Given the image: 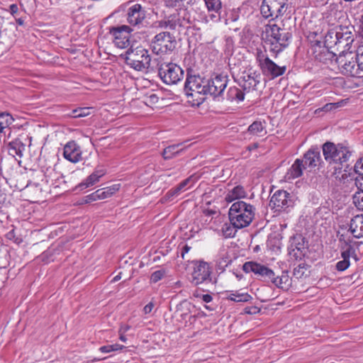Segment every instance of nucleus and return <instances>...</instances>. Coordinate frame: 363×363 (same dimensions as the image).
I'll use <instances>...</instances> for the list:
<instances>
[{
	"mask_svg": "<svg viewBox=\"0 0 363 363\" xmlns=\"http://www.w3.org/2000/svg\"><path fill=\"white\" fill-rule=\"evenodd\" d=\"M313 55L315 60L325 65L332 62L333 60L334 59L335 60L337 57L333 52L329 51L325 47H318L315 48Z\"/></svg>",
	"mask_w": 363,
	"mask_h": 363,
	"instance_id": "obj_26",
	"label": "nucleus"
},
{
	"mask_svg": "<svg viewBox=\"0 0 363 363\" xmlns=\"http://www.w3.org/2000/svg\"><path fill=\"white\" fill-rule=\"evenodd\" d=\"M205 308L208 311H212L213 308L210 307L209 306H205Z\"/></svg>",
	"mask_w": 363,
	"mask_h": 363,
	"instance_id": "obj_63",
	"label": "nucleus"
},
{
	"mask_svg": "<svg viewBox=\"0 0 363 363\" xmlns=\"http://www.w3.org/2000/svg\"><path fill=\"white\" fill-rule=\"evenodd\" d=\"M119 339L123 342H125L127 341V337L123 334L120 335Z\"/></svg>",
	"mask_w": 363,
	"mask_h": 363,
	"instance_id": "obj_59",
	"label": "nucleus"
},
{
	"mask_svg": "<svg viewBox=\"0 0 363 363\" xmlns=\"http://www.w3.org/2000/svg\"><path fill=\"white\" fill-rule=\"evenodd\" d=\"M338 69L343 75L351 77H359L363 72L362 69L352 51L341 52L335 58Z\"/></svg>",
	"mask_w": 363,
	"mask_h": 363,
	"instance_id": "obj_6",
	"label": "nucleus"
},
{
	"mask_svg": "<svg viewBox=\"0 0 363 363\" xmlns=\"http://www.w3.org/2000/svg\"><path fill=\"white\" fill-rule=\"evenodd\" d=\"M193 296L196 298H197L198 300H201L203 302L206 303H208L212 301L213 300V297L211 295L208 294H203V291H200L199 289H196L194 292H193Z\"/></svg>",
	"mask_w": 363,
	"mask_h": 363,
	"instance_id": "obj_42",
	"label": "nucleus"
},
{
	"mask_svg": "<svg viewBox=\"0 0 363 363\" xmlns=\"http://www.w3.org/2000/svg\"><path fill=\"white\" fill-rule=\"evenodd\" d=\"M203 1L208 11H213L217 14L220 13L222 9L221 0H203Z\"/></svg>",
	"mask_w": 363,
	"mask_h": 363,
	"instance_id": "obj_38",
	"label": "nucleus"
},
{
	"mask_svg": "<svg viewBox=\"0 0 363 363\" xmlns=\"http://www.w3.org/2000/svg\"><path fill=\"white\" fill-rule=\"evenodd\" d=\"M91 107H79L72 110L67 115L72 118H83L91 113Z\"/></svg>",
	"mask_w": 363,
	"mask_h": 363,
	"instance_id": "obj_36",
	"label": "nucleus"
},
{
	"mask_svg": "<svg viewBox=\"0 0 363 363\" xmlns=\"http://www.w3.org/2000/svg\"><path fill=\"white\" fill-rule=\"evenodd\" d=\"M216 267L218 269L223 271L232 262L228 247L223 246L220 248L216 256Z\"/></svg>",
	"mask_w": 363,
	"mask_h": 363,
	"instance_id": "obj_27",
	"label": "nucleus"
},
{
	"mask_svg": "<svg viewBox=\"0 0 363 363\" xmlns=\"http://www.w3.org/2000/svg\"><path fill=\"white\" fill-rule=\"evenodd\" d=\"M189 21L184 17H181L180 13H177L170 15L167 18L159 21V27L169 30H176L177 28L188 27Z\"/></svg>",
	"mask_w": 363,
	"mask_h": 363,
	"instance_id": "obj_22",
	"label": "nucleus"
},
{
	"mask_svg": "<svg viewBox=\"0 0 363 363\" xmlns=\"http://www.w3.org/2000/svg\"><path fill=\"white\" fill-rule=\"evenodd\" d=\"M146 10L140 4L130 6L126 13V21L129 26L141 27L146 18Z\"/></svg>",
	"mask_w": 363,
	"mask_h": 363,
	"instance_id": "obj_18",
	"label": "nucleus"
},
{
	"mask_svg": "<svg viewBox=\"0 0 363 363\" xmlns=\"http://www.w3.org/2000/svg\"><path fill=\"white\" fill-rule=\"evenodd\" d=\"M150 99H151V101H153V102H154V101H155V99H157V96H156L155 94H152V95L150 96Z\"/></svg>",
	"mask_w": 363,
	"mask_h": 363,
	"instance_id": "obj_61",
	"label": "nucleus"
},
{
	"mask_svg": "<svg viewBox=\"0 0 363 363\" xmlns=\"http://www.w3.org/2000/svg\"><path fill=\"white\" fill-rule=\"evenodd\" d=\"M339 37V30L337 26L330 29L325 36V42L329 45L337 44V38Z\"/></svg>",
	"mask_w": 363,
	"mask_h": 363,
	"instance_id": "obj_39",
	"label": "nucleus"
},
{
	"mask_svg": "<svg viewBox=\"0 0 363 363\" xmlns=\"http://www.w3.org/2000/svg\"><path fill=\"white\" fill-rule=\"evenodd\" d=\"M354 171L357 175H363V158L357 161L354 166Z\"/></svg>",
	"mask_w": 363,
	"mask_h": 363,
	"instance_id": "obj_49",
	"label": "nucleus"
},
{
	"mask_svg": "<svg viewBox=\"0 0 363 363\" xmlns=\"http://www.w3.org/2000/svg\"><path fill=\"white\" fill-rule=\"evenodd\" d=\"M338 239L342 259L336 263L335 269L338 272H344L350 266V257L356 258L357 255L355 249L352 245V240L350 238H346L345 235L342 234L338 235Z\"/></svg>",
	"mask_w": 363,
	"mask_h": 363,
	"instance_id": "obj_14",
	"label": "nucleus"
},
{
	"mask_svg": "<svg viewBox=\"0 0 363 363\" xmlns=\"http://www.w3.org/2000/svg\"><path fill=\"white\" fill-rule=\"evenodd\" d=\"M13 17H16V15L18 12V6L16 4H11L9 7V9H6Z\"/></svg>",
	"mask_w": 363,
	"mask_h": 363,
	"instance_id": "obj_50",
	"label": "nucleus"
},
{
	"mask_svg": "<svg viewBox=\"0 0 363 363\" xmlns=\"http://www.w3.org/2000/svg\"><path fill=\"white\" fill-rule=\"evenodd\" d=\"M304 168L303 160L296 159L291 167L288 169L285 178L287 180L294 179L301 177Z\"/></svg>",
	"mask_w": 363,
	"mask_h": 363,
	"instance_id": "obj_29",
	"label": "nucleus"
},
{
	"mask_svg": "<svg viewBox=\"0 0 363 363\" xmlns=\"http://www.w3.org/2000/svg\"><path fill=\"white\" fill-rule=\"evenodd\" d=\"M190 248H191V247H189L188 245H185V246L182 248V252H181V255H182V258H184V255H185L186 253H187V252L189 251Z\"/></svg>",
	"mask_w": 363,
	"mask_h": 363,
	"instance_id": "obj_55",
	"label": "nucleus"
},
{
	"mask_svg": "<svg viewBox=\"0 0 363 363\" xmlns=\"http://www.w3.org/2000/svg\"><path fill=\"white\" fill-rule=\"evenodd\" d=\"M247 196V192L244 187L241 185H237L228 190L225 196V200L228 203H231L235 200L245 198Z\"/></svg>",
	"mask_w": 363,
	"mask_h": 363,
	"instance_id": "obj_30",
	"label": "nucleus"
},
{
	"mask_svg": "<svg viewBox=\"0 0 363 363\" xmlns=\"http://www.w3.org/2000/svg\"><path fill=\"white\" fill-rule=\"evenodd\" d=\"M256 61L263 74L271 79H275L283 75L286 69L285 66H279L269 59L266 50H257Z\"/></svg>",
	"mask_w": 363,
	"mask_h": 363,
	"instance_id": "obj_10",
	"label": "nucleus"
},
{
	"mask_svg": "<svg viewBox=\"0 0 363 363\" xmlns=\"http://www.w3.org/2000/svg\"><path fill=\"white\" fill-rule=\"evenodd\" d=\"M225 298L227 300L240 303V302H248L252 299L251 295L247 292H244L242 289L240 290H229L224 292Z\"/></svg>",
	"mask_w": 363,
	"mask_h": 363,
	"instance_id": "obj_28",
	"label": "nucleus"
},
{
	"mask_svg": "<svg viewBox=\"0 0 363 363\" xmlns=\"http://www.w3.org/2000/svg\"><path fill=\"white\" fill-rule=\"evenodd\" d=\"M337 30H339V37L337 38L336 45L339 48H343L341 52H345L346 51H349L354 41V36L352 34L353 28L338 26Z\"/></svg>",
	"mask_w": 363,
	"mask_h": 363,
	"instance_id": "obj_20",
	"label": "nucleus"
},
{
	"mask_svg": "<svg viewBox=\"0 0 363 363\" xmlns=\"http://www.w3.org/2000/svg\"><path fill=\"white\" fill-rule=\"evenodd\" d=\"M177 41L169 32H161L157 34L151 41V48L156 55L169 54L176 48Z\"/></svg>",
	"mask_w": 363,
	"mask_h": 363,
	"instance_id": "obj_11",
	"label": "nucleus"
},
{
	"mask_svg": "<svg viewBox=\"0 0 363 363\" xmlns=\"http://www.w3.org/2000/svg\"><path fill=\"white\" fill-rule=\"evenodd\" d=\"M357 186L363 191V175H357L355 179Z\"/></svg>",
	"mask_w": 363,
	"mask_h": 363,
	"instance_id": "obj_52",
	"label": "nucleus"
},
{
	"mask_svg": "<svg viewBox=\"0 0 363 363\" xmlns=\"http://www.w3.org/2000/svg\"><path fill=\"white\" fill-rule=\"evenodd\" d=\"M237 229L238 228L231 224V222L230 221V223H225L223 225L222 228V233L223 236L225 238H233L235 235Z\"/></svg>",
	"mask_w": 363,
	"mask_h": 363,
	"instance_id": "obj_40",
	"label": "nucleus"
},
{
	"mask_svg": "<svg viewBox=\"0 0 363 363\" xmlns=\"http://www.w3.org/2000/svg\"><path fill=\"white\" fill-rule=\"evenodd\" d=\"M157 61L156 69L162 81L168 85L177 84L184 77L183 69L173 62H162L159 59Z\"/></svg>",
	"mask_w": 363,
	"mask_h": 363,
	"instance_id": "obj_8",
	"label": "nucleus"
},
{
	"mask_svg": "<svg viewBox=\"0 0 363 363\" xmlns=\"http://www.w3.org/2000/svg\"><path fill=\"white\" fill-rule=\"evenodd\" d=\"M194 183V181H193V177H189L187 179H184L182 182H180L177 186L171 189L167 192V194L171 196H177L181 192L185 191L187 189V186L190 184Z\"/></svg>",
	"mask_w": 363,
	"mask_h": 363,
	"instance_id": "obj_33",
	"label": "nucleus"
},
{
	"mask_svg": "<svg viewBox=\"0 0 363 363\" xmlns=\"http://www.w3.org/2000/svg\"><path fill=\"white\" fill-rule=\"evenodd\" d=\"M294 206L293 196L285 190H277L271 196L269 206L274 213H288Z\"/></svg>",
	"mask_w": 363,
	"mask_h": 363,
	"instance_id": "obj_12",
	"label": "nucleus"
},
{
	"mask_svg": "<svg viewBox=\"0 0 363 363\" xmlns=\"http://www.w3.org/2000/svg\"><path fill=\"white\" fill-rule=\"evenodd\" d=\"M304 168L311 169L318 167L322 161L320 150L317 146L311 147L303 155V159Z\"/></svg>",
	"mask_w": 363,
	"mask_h": 363,
	"instance_id": "obj_21",
	"label": "nucleus"
},
{
	"mask_svg": "<svg viewBox=\"0 0 363 363\" xmlns=\"http://www.w3.org/2000/svg\"><path fill=\"white\" fill-rule=\"evenodd\" d=\"M261 75L259 72L249 69L242 72L238 79V84L244 91L249 93L257 89L260 83Z\"/></svg>",
	"mask_w": 363,
	"mask_h": 363,
	"instance_id": "obj_17",
	"label": "nucleus"
},
{
	"mask_svg": "<svg viewBox=\"0 0 363 363\" xmlns=\"http://www.w3.org/2000/svg\"><path fill=\"white\" fill-rule=\"evenodd\" d=\"M349 231L355 238H363V214L357 215L351 219Z\"/></svg>",
	"mask_w": 363,
	"mask_h": 363,
	"instance_id": "obj_25",
	"label": "nucleus"
},
{
	"mask_svg": "<svg viewBox=\"0 0 363 363\" xmlns=\"http://www.w3.org/2000/svg\"><path fill=\"white\" fill-rule=\"evenodd\" d=\"M264 122L260 121H255L248 126L247 131L253 135H261L264 132L266 133Z\"/></svg>",
	"mask_w": 363,
	"mask_h": 363,
	"instance_id": "obj_35",
	"label": "nucleus"
},
{
	"mask_svg": "<svg viewBox=\"0 0 363 363\" xmlns=\"http://www.w3.org/2000/svg\"><path fill=\"white\" fill-rule=\"evenodd\" d=\"M245 312L248 314H256L259 312V309L256 306L246 307Z\"/></svg>",
	"mask_w": 363,
	"mask_h": 363,
	"instance_id": "obj_51",
	"label": "nucleus"
},
{
	"mask_svg": "<svg viewBox=\"0 0 363 363\" xmlns=\"http://www.w3.org/2000/svg\"><path fill=\"white\" fill-rule=\"evenodd\" d=\"M165 274L166 272L163 269L152 272L150 276V282L154 284L158 282L159 281L164 278Z\"/></svg>",
	"mask_w": 363,
	"mask_h": 363,
	"instance_id": "obj_44",
	"label": "nucleus"
},
{
	"mask_svg": "<svg viewBox=\"0 0 363 363\" xmlns=\"http://www.w3.org/2000/svg\"><path fill=\"white\" fill-rule=\"evenodd\" d=\"M154 308V303L152 302L148 303L143 308V311L145 314L150 313Z\"/></svg>",
	"mask_w": 363,
	"mask_h": 363,
	"instance_id": "obj_54",
	"label": "nucleus"
},
{
	"mask_svg": "<svg viewBox=\"0 0 363 363\" xmlns=\"http://www.w3.org/2000/svg\"><path fill=\"white\" fill-rule=\"evenodd\" d=\"M228 82L227 75L218 74L210 79L206 80L205 95L209 94L214 99L220 101L223 97V91Z\"/></svg>",
	"mask_w": 363,
	"mask_h": 363,
	"instance_id": "obj_15",
	"label": "nucleus"
},
{
	"mask_svg": "<svg viewBox=\"0 0 363 363\" xmlns=\"http://www.w3.org/2000/svg\"><path fill=\"white\" fill-rule=\"evenodd\" d=\"M98 200H100V199H99V195H98V193L96 191H95L94 192H93L90 194L86 195L84 198V202L85 203H89L93 201H98Z\"/></svg>",
	"mask_w": 363,
	"mask_h": 363,
	"instance_id": "obj_48",
	"label": "nucleus"
},
{
	"mask_svg": "<svg viewBox=\"0 0 363 363\" xmlns=\"http://www.w3.org/2000/svg\"><path fill=\"white\" fill-rule=\"evenodd\" d=\"M323 154L327 162L343 166L350 160L352 151L350 147L342 143L337 145L326 142L323 145Z\"/></svg>",
	"mask_w": 363,
	"mask_h": 363,
	"instance_id": "obj_5",
	"label": "nucleus"
},
{
	"mask_svg": "<svg viewBox=\"0 0 363 363\" xmlns=\"http://www.w3.org/2000/svg\"><path fill=\"white\" fill-rule=\"evenodd\" d=\"M120 187H121L120 184H113L111 186L104 187V189L106 190V194L108 195V196L109 198V197L112 196L114 194H116L120 189Z\"/></svg>",
	"mask_w": 363,
	"mask_h": 363,
	"instance_id": "obj_46",
	"label": "nucleus"
},
{
	"mask_svg": "<svg viewBox=\"0 0 363 363\" xmlns=\"http://www.w3.org/2000/svg\"><path fill=\"white\" fill-rule=\"evenodd\" d=\"M125 61L134 69L144 71L150 67L151 57L146 49L142 47L133 49L131 47L125 52Z\"/></svg>",
	"mask_w": 363,
	"mask_h": 363,
	"instance_id": "obj_7",
	"label": "nucleus"
},
{
	"mask_svg": "<svg viewBox=\"0 0 363 363\" xmlns=\"http://www.w3.org/2000/svg\"><path fill=\"white\" fill-rule=\"evenodd\" d=\"M193 269L191 273V283L195 286L212 283L211 268L210 264L204 261H194Z\"/></svg>",
	"mask_w": 363,
	"mask_h": 363,
	"instance_id": "obj_13",
	"label": "nucleus"
},
{
	"mask_svg": "<svg viewBox=\"0 0 363 363\" xmlns=\"http://www.w3.org/2000/svg\"><path fill=\"white\" fill-rule=\"evenodd\" d=\"M14 119L10 113H0V133H3L4 130L11 125Z\"/></svg>",
	"mask_w": 363,
	"mask_h": 363,
	"instance_id": "obj_37",
	"label": "nucleus"
},
{
	"mask_svg": "<svg viewBox=\"0 0 363 363\" xmlns=\"http://www.w3.org/2000/svg\"><path fill=\"white\" fill-rule=\"evenodd\" d=\"M242 269L246 273L252 272L257 279L270 282L279 289H284L288 286L287 273L282 272L281 276H276L272 269L264 264L255 262H247L243 264Z\"/></svg>",
	"mask_w": 363,
	"mask_h": 363,
	"instance_id": "obj_2",
	"label": "nucleus"
},
{
	"mask_svg": "<svg viewBox=\"0 0 363 363\" xmlns=\"http://www.w3.org/2000/svg\"><path fill=\"white\" fill-rule=\"evenodd\" d=\"M121 279V273L114 277L112 279V282L118 281Z\"/></svg>",
	"mask_w": 363,
	"mask_h": 363,
	"instance_id": "obj_58",
	"label": "nucleus"
},
{
	"mask_svg": "<svg viewBox=\"0 0 363 363\" xmlns=\"http://www.w3.org/2000/svg\"><path fill=\"white\" fill-rule=\"evenodd\" d=\"M133 31V28L128 25L108 28V33L112 37L113 43L120 49L126 48L130 45Z\"/></svg>",
	"mask_w": 363,
	"mask_h": 363,
	"instance_id": "obj_16",
	"label": "nucleus"
},
{
	"mask_svg": "<svg viewBox=\"0 0 363 363\" xmlns=\"http://www.w3.org/2000/svg\"><path fill=\"white\" fill-rule=\"evenodd\" d=\"M258 147H259L258 143H253V144H251L249 146H247V150L249 151H252V150L257 149Z\"/></svg>",
	"mask_w": 363,
	"mask_h": 363,
	"instance_id": "obj_56",
	"label": "nucleus"
},
{
	"mask_svg": "<svg viewBox=\"0 0 363 363\" xmlns=\"http://www.w3.org/2000/svg\"><path fill=\"white\" fill-rule=\"evenodd\" d=\"M255 208L250 203L238 201L229 209V219L231 224L239 229L248 226L255 217Z\"/></svg>",
	"mask_w": 363,
	"mask_h": 363,
	"instance_id": "obj_4",
	"label": "nucleus"
},
{
	"mask_svg": "<svg viewBox=\"0 0 363 363\" xmlns=\"http://www.w3.org/2000/svg\"><path fill=\"white\" fill-rule=\"evenodd\" d=\"M289 9L288 0H263L260 12L264 18L274 21L284 16Z\"/></svg>",
	"mask_w": 363,
	"mask_h": 363,
	"instance_id": "obj_9",
	"label": "nucleus"
},
{
	"mask_svg": "<svg viewBox=\"0 0 363 363\" xmlns=\"http://www.w3.org/2000/svg\"><path fill=\"white\" fill-rule=\"evenodd\" d=\"M63 156L72 163L81 161L82 150L79 145L74 140L69 141L63 148Z\"/></svg>",
	"mask_w": 363,
	"mask_h": 363,
	"instance_id": "obj_23",
	"label": "nucleus"
},
{
	"mask_svg": "<svg viewBox=\"0 0 363 363\" xmlns=\"http://www.w3.org/2000/svg\"><path fill=\"white\" fill-rule=\"evenodd\" d=\"M106 357H103V358H94V359L91 360V362H99V361H102V360H104L106 359Z\"/></svg>",
	"mask_w": 363,
	"mask_h": 363,
	"instance_id": "obj_60",
	"label": "nucleus"
},
{
	"mask_svg": "<svg viewBox=\"0 0 363 363\" xmlns=\"http://www.w3.org/2000/svg\"><path fill=\"white\" fill-rule=\"evenodd\" d=\"M125 347L119 344H113L101 346L99 348V350L102 353H109L111 352H116L122 350Z\"/></svg>",
	"mask_w": 363,
	"mask_h": 363,
	"instance_id": "obj_41",
	"label": "nucleus"
},
{
	"mask_svg": "<svg viewBox=\"0 0 363 363\" xmlns=\"http://www.w3.org/2000/svg\"><path fill=\"white\" fill-rule=\"evenodd\" d=\"M16 21L19 26H23L24 24V20L21 18H16Z\"/></svg>",
	"mask_w": 363,
	"mask_h": 363,
	"instance_id": "obj_57",
	"label": "nucleus"
},
{
	"mask_svg": "<svg viewBox=\"0 0 363 363\" xmlns=\"http://www.w3.org/2000/svg\"><path fill=\"white\" fill-rule=\"evenodd\" d=\"M183 150L184 147L182 143L172 145L164 149L162 156L164 160H169L174 156L178 155Z\"/></svg>",
	"mask_w": 363,
	"mask_h": 363,
	"instance_id": "obj_32",
	"label": "nucleus"
},
{
	"mask_svg": "<svg viewBox=\"0 0 363 363\" xmlns=\"http://www.w3.org/2000/svg\"><path fill=\"white\" fill-rule=\"evenodd\" d=\"M206 80L191 68L186 69L184 91L188 98L192 99L194 106H199L205 99Z\"/></svg>",
	"mask_w": 363,
	"mask_h": 363,
	"instance_id": "obj_3",
	"label": "nucleus"
},
{
	"mask_svg": "<svg viewBox=\"0 0 363 363\" xmlns=\"http://www.w3.org/2000/svg\"><path fill=\"white\" fill-rule=\"evenodd\" d=\"M245 91L237 86H231L228 89L226 99L230 102L239 104L245 99Z\"/></svg>",
	"mask_w": 363,
	"mask_h": 363,
	"instance_id": "obj_31",
	"label": "nucleus"
},
{
	"mask_svg": "<svg viewBox=\"0 0 363 363\" xmlns=\"http://www.w3.org/2000/svg\"><path fill=\"white\" fill-rule=\"evenodd\" d=\"M291 34L277 24L269 23L265 26L262 38L269 51L277 55L289 45Z\"/></svg>",
	"mask_w": 363,
	"mask_h": 363,
	"instance_id": "obj_1",
	"label": "nucleus"
},
{
	"mask_svg": "<svg viewBox=\"0 0 363 363\" xmlns=\"http://www.w3.org/2000/svg\"><path fill=\"white\" fill-rule=\"evenodd\" d=\"M290 242L289 255L296 259H301L307 252L308 241L301 235H297L291 238Z\"/></svg>",
	"mask_w": 363,
	"mask_h": 363,
	"instance_id": "obj_19",
	"label": "nucleus"
},
{
	"mask_svg": "<svg viewBox=\"0 0 363 363\" xmlns=\"http://www.w3.org/2000/svg\"><path fill=\"white\" fill-rule=\"evenodd\" d=\"M355 27L357 28V33L363 38V15L356 18Z\"/></svg>",
	"mask_w": 363,
	"mask_h": 363,
	"instance_id": "obj_47",
	"label": "nucleus"
},
{
	"mask_svg": "<svg viewBox=\"0 0 363 363\" xmlns=\"http://www.w3.org/2000/svg\"><path fill=\"white\" fill-rule=\"evenodd\" d=\"M1 162H2V158H1V156L0 155V175L2 174Z\"/></svg>",
	"mask_w": 363,
	"mask_h": 363,
	"instance_id": "obj_62",
	"label": "nucleus"
},
{
	"mask_svg": "<svg viewBox=\"0 0 363 363\" xmlns=\"http://www.w3.org/2000/svg\"><path fill=\"white\" fill-rule=\"evenodd\" d=\"M106 174V170L101 167H96L94 171L88 176L84 180H83L79 184V187L81 189H84L86 188L94 186L96 183H97L100 179Z\"/></svg>",
	"mask_w": 363,
	"mask_h": 363,
	"instance_id": "obj_24",
	"label": "nucleus"
},
{
	"mask_svg": "<svg viewBox=\"0 0 363 363\" xmlns=\"http://www.w3.org/2000/svg\"><path fill=\"white\" fill-rule=\"evenodd\" d=\"M194 2L195 0H168L167 4L172 7H183L191 5Z\"/></svg>",
	"mask_w": 363,
	"mask_h": 363,
	"instance_id": "obj_43",
	"label": "nucleus"
},
{
	"mask_svg": "<svg viewBox=\"0 0 363 363\" xmlns=\"http://www.w3.org/2000/svg\"><path fill=\"white\" fill-rule=\"evenodd\" d=\"M24 150L25 145L18 139L12 140L9 143V150L11 155H16L19 157H21Z\"/></svg>",
	"mask_w": 363,
	"mask_h": 363,
	"instance_id": "obj_34",
	"label": "nucleus"
},
{
	"mask_svg": "<svg viewBox=\"0 0 363 363\" xmlns=\"http://www.w3.org/2000/svg\"><path fill=\"white\" fill-rule=\"evenodd\" d=\"M353 203L358 209L363 211V191L357 192L354 196Z\"/></svg>",
	"mask_w": 363,
	"mask_h": 363,
	"instance_id": "obj_45",
	"label": "nucleus"
},
{
	"mask_svg": "<svg viewBox=\"0 0 363 363\" xmlns=\"http://www.w3.org/2000/svg\"><path fill=\"white\" fill-rule=\"evenodd\" d=\"M96 191L98 193V195H99V197L100 200H103V199H106L108 198V196L106 194V191L104 189V188L99 189L96 190Z\"/></svg>",
	"mask_w": 363,
	"mask_h": 363,
	"instance_id": "obj_53",
	"label": "nucleus"
},
{
	"mask_svg": "<svg viewBox=\"0 0 363 363\" xmlns=\"http://www.w3.org/2000/svg\"><path fill=\"white\" fill-rule=\"evenodd\" d=\"M216 16H215V15H212V16H211V18H216Z\"/></svg>",
	"mask_w": 363,
	"mask_h": 363,
	"instance_id": "obj_64",
	"label": "nucleus"
}]
</instances>
